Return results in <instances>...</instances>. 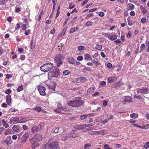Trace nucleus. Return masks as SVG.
<instances>
[{"mask_svg":"<svg viewBox=\"0 0 149 149\" xmlns=\"http://www.w3.org/2000/svg\"><path fill=\"white\" fill-rule=\"evenodd\" d=\"M11 137L9 136H8L6 139L4 141V143L7 146H10L11 144Z\"/></svg>","mask_w":149,"mask_h":149,"instance_id":"13","label":"nucleus"},{"mask_svg":"<svg viewBox=\"0 0 149 149\" xmlns=\"http://www.w3.org/2000/svg\"><path fill=\"white\" fill-rule=\"evenodd\" d=\"M11 90L10 89H8L5 91V93L6 94H9L11 93Z\"/></svg>","mask_w":149,"mask_h":149,"instance_id":"57","label":"nucleus"},{"mask_svg":"<svg viewBox=\"0 0 149 149\" xmlns=\"http://www.w3.org/2000/svg\"><path fill=\"white\" fill-rule=\"evenodd\" d=\"M32 109L33 110H36L38 112L41 111L44 113H47V112L45 111L42 107L40 106H37L36 107L33 108Z\"/></svg>","mask_w":149,"mask_h":149,"instance_id":"12","label":"nucleus"},{"mask_svg":"<svg viewBox=\"0 0 149 149\" xmlns=\"http://www.w3.org/2000/svg\"><path fill=\"white\" fill-rule=\"evenodd\" d=\"M88 1L89 0H85L83 2V3L81 4V6H82L85 5L88 3Z\"/></svg>","mask_w":149,"mask_h":149,"instance_id":"55","label":"nucleus"},{"mask_svg":"<svg viewBox=\"0 0 149 149\" xmlns=\"http://www.w3.org/2000/svg\"><path fill=\"white\" fill-rule=\"evenodd\" d=\"M85 59L87 61L92 60V58L90 55L88 54H86L84 55Z\"/></svg>","mask_w":149,"mask_h":149,"instance_id":"17","label":"nucleus"},{"mask_svg":"<svg viewBox=\"0 0 149 149\" xmlns=\"http://www.w3.org/2000/svg\"><path fill=\"white\" fill-rule=\"evenodd\" d=\"M131 32L130 31L128 32L127 35V37L128 38H130L131 36Z\"/></svg>","mask_w":149,"mask_h":149,"instance_id":"54","label":"nucleus"},{"mask_svg":"<svg viewBox=\"0 0 149 149\" xmlns=\"http://www.w3.org/2000/svg\"><path fill=\"white\" fill-rule=\"evenodd\" d=\"M130 97L129 96H126L125 97V100L127 102H128V103H130L131 102V100H130Z\"/></svg>","mask_w":149,"mask_h":149,"instance_id":"39","label":"nucleus"},{"mask_svg":"<svg viewBox=\"0 0 149 149\" xmlns=\"http://www.w3.org/2000/svg\"><path fill=\"white\" fill-rule=\"evenodd\" d=\"M30 46H31V49H32L34 47V44H33V40H31V43H30Z\"/></svg>","mask_w":149,"mask_h":149,"instance_id":"60","label":"nucleus"},{"mask_svg":"<svg viewBox=\"0 0 149 149\" xmlns=\"http://www.w3.org/2000/svg\"><path fill=\"white\" fill-rule=\"evenodd\" d=\"M58 143L56 141H54L49 144V146L50 148H47V149H59Z\"/></svg>","mask_w":149,"mask_h":149,"instance_id":"9","label":"nucleus"},{"mask_svg":"<svg viewBox=\"0 0 149 149\" xmlns=\"http://www.w3.org/2000/svg\"><path fill=\"white\" fill-rule=\"evenodd\" d=\"M84 70L85 71H91V69L88 67H85L84 68Z\"/></svg>","mask_w":149,"mask_h":149,"instance_id":"62","label":"nucleus"},{"mask_svg":"<svg viewBox=\"0 0 149 149\" xmlns=\"http://www.w3.org/2000/svg\"><path fill=\"white\" fill-rule=\"evenodd\" d=\"M146 21V19L145 17H143L141 19V22L142 23H144Z\"/></svg>","mask_w":149,"mask_h":149,"instance_id":"52","label":"nucleus"},{"mask_svg":"<svg viewBox=\"0 0 149 149\" xmlns=\"http://www.w3.org/2000/svg\"><path fill=\"white\" fill-rule=\"evenodd\" d=\"M70 135L71 137L73 138L76 137L77 136V134L75 132L73 131L71 132Z\"/></svg>","mask_w":149,"mask_h":149,"instance_id":"28","label":"nucleus"},{"mask_svg":"<svg viewBox=\"0 0 149 149\" xmlns=\"http://www.w3.org/2000/svg\"><path fill=\"white\" fill-rule=\"evenodd\" d=\"M93 15V14L92 13H90L87 15L86 17H85L86 19H88V18L91 17Z\"/></svg>","mask_w":149,"mask_h":149,"instance_id":"44","label":"nucleus"},{"mask_svg":"<svg viewBox=\"0 0 149 149\" xmlns=\"http://www.w3.org/2000/svg\"><path fill=\"white\" fill-rule=\"evenodd\" d=\"M22 136V137L20 138L21 139V142L22 143H25L26 139L29 137V134L28 132H26L24 134H23V132H22L21 133L18 135V138L20 139V137Z\"/></svg>","mask_w":149,"mask_h":149,"instance_id":"5","label":"nucleus"},{"mask_svg":"<svg viewBox=\"0 0 149 149\" xmlns=\"http://www.w3.org/2000/svg\"><path fill=\"white\" fill-rule=\"evenodd\" d=\"M38 89L40 95L44 96L46 95L45 92L46 90L45 88L41 85H39L38 87Z\"/></svg>","mask_w":149,"mask_h":149,"instance_id":"10","label":"nucleus"},{"mask_svg":"<svg viewBox=\"0 0 149 149\" xmlns=\"http://www.w3.org/2000/svg\"><path fill=\"white\" fill-rule=\"evenodd\" d=\"M87 116V115L84 114L80 116L79 118L81 120H84L86 118Z\"/></svg>","mask_w":149,"mask_h":149,"instance_id":"34","label":"nucleus"},{"mask_svg":"<svg viewBox=\"0 0 149 149\" xmlns=\"http://www.w3.org/2000/svg\"><path fill=\"white\" fill-rule=\"evenodd\" d=\"M102 48V46L100 45H97L95 46V48L99 50H101Z\"/></svg>","mask_w":149,"mask_h":149,"instance_id":"40","label":"nucleus"},{"mask_svg":"<svg viewBox=\"0 0 149 149\" xmlns=\"http://www.w3.org/2000/svg\"><path fill=\"white\" fill-rule=\"evenodd\" d=\"M85 49V47L83 46H80L78 47V49L79 50H83Z\"/></svg>","mask_w":149,"mask_h":149,"instance_id":"43","label":"nucleus"},{"mask_svg":"<svg viewBox=\"0 0 149 149\" xmlns=\"http://www.w3.org/2000/svg\"><path fill=\"white\" fill-rule=\"evenodd\" d=\"M22 29L24 31L26 29V25L23 24L22 26Z\"/></svg>","mask_w":149,"mask_h":149,"instance_id":"53","label":"nucleus"},{"mask_svg":"<svg viewBox=\"0 0 149 149\" xmlns=\"http://www.w3.org/2000/svg\"><path fill=\"white\" fill-rule=\"evenodd\" d=\"M75 7V6L74 5H72V3L70 4L69 6V8L70 9H72Z\"/></svg>","mask_w":149,"mask_h":149,"instance_id":"58","label":"nucleus"},{"mask_svg":"<svg viewBox=\"0 0 149 149\" xmlns=\"http://www.w3.org/2000/svg\"><path fill=\"white\" fill-rule=\"evenodd\" d=\"M99 94L100 93L99 92H96L92 94V96L93 97H94L96 96H99Z\"/></svg>","mask_w":149,"mask_h":149,"instance_id":"49","label":"nucleus"},{"mask_svg":"<svg viewBox=\"0 0 149 149\" xmlns=\"http://www.w3.org/2000/svg\"><path fill=\"white\" fill-rule=\"evenodd\" d=\"M44 13V11L42 10L41 12L39 14V15L38 17V20L39 21H40V20L41 19L42 17V16Z\"/></svg>","mask_w":149,"mask_h":149,"instance_id":"37","label":"nucleus"},{"mask_svg":"<svg viewBox=\"0 0 149 149\" xmlns=\"http://www.w3.org/2000/svg\"><path fill=\"white\" fill-rule=\"evenodd\" d=\"M127 8L128 10H132L134 8V6L132 3H129L127 6Z\"/></svg>","mask_w":149,"mask_h":149,"instance_id":"18","label":"nucleus"},{"mask_svg":"<svg viewBox=\"0 0 149 149\" xmlns=\"http://www.w3.org/2000/svg\"><path fill=\"white\" fill-rule=\"evenodd\" d=\"M67 60L68 62L71 64H75L74 59L72 57H68L67 58Z\"/></svg>","mask_w":149,"mask_h":149,"instance_id":"20","label":"nucleus"},{"mask_svg":"<svg viewBox=\"0 0 149 149\" xmlns=\"http://www.w3.org/2000/svg\"><path fill=\"white\" fill-rule=\"evenodd\" d=\"M57 106L58 108L54 110V111L56 112L65 113L67 111L69 110L68 108L65 107H62L61 104V103H58Z\"/></svg>","mask_w":149,"mask_h":149,"instance_id":"4","label":"nucleus"},{"mask_svg":"<svg viewBox=\"0 0 149 149\" xmlns=\"http://www.w3.org/2000/svg\"><path fill=\"white\" fill-rule=\"evenodd\" d=\"M13 129L15 132H17L18 131V129L16 125H14L13 127Z\"/></svg>","mask_w":149,"mask_h":149,"instance_id":"36","label":"nucleus"},{"mask_svg":"<svg viewBox=\"0 0 149 149\" xmlns=\"http://www.w3.org/2000/svg\"><path fill=\"white\" fill-rule=\"evenodd\" d=\"M140 8V9H141V11L143 14H146L147 13V12H148V10L146 8H144L143 6H141Z\"/></svg>","mask_w":149,"mask_h":149,"instance_id":"22","label":"nucleus"},{"mask_svg":"<svg viewBox=\"0 0 149 149\" xmlns=\"http://www.w3.org/2000/svg\"><path fill=\"white\" fill-rule=\"evenodd\" d=\"M104 149H109L110 148L108 144H105L104 146Z\"/></svg>","mask_w":149,"mask_h":149,"instance_id":"61","label":"nucleus"},{"mask_svg":"<svg viewBox=\"0 0 149 149\" xmlns=\"http://www.w3.org/2000/svg\"><path fill=\"white\" fill-rule=\"evenodd\" d=\"M64 58V56L62 54H58L55 56L54 58V60L58 67H60L63 64L62 61Z\"/></svg>","mask_w":149,"mask_h":149,"instance_id":"2","label":"nucleus"},{"mask_svg":"<svg viewBox=\"0 0 149 149\" xmlns=\"http://www.w3.org/2000/svg\"><path fill=\"white\" fill-rule=\"evenodd\" d=\"M99 15L101 17H103L104 15V14L103 12H100L99 13Z\"/></svg>","mask_w":149,"mask_h":149,"instance_id":"64","label":"nucleus"},{"mask_svg":"<svg viewBox=\"0 0 149 149\" xmlns=\"http://www.w3.org/2000/svg\"><path fill=\"white\" fill-rule=\"evenodd\" d=\"M102 35L105 37L107 38L108 39H109L110 36L109 34L106 33H104L102 34Z\"/></svg>","mask_w":149,"mask_h":149,"instance_id":"45","label":"nucleus"},{"mask_svg":"<svg viewBox=\"0 0 149 149\" xmlns=\"http://www.w3.org/2000/svg\"><path fill=\"white\" fill-rule=\"evenodd\" d=\"M104 130H102L100 131H96L91 132V134H103L105 133Z\"/></svg>","mask_w":149,"mask_h":149,"instance_id":"21","label":"nucleus"},{"mask_svg":"<svg viewBox=\"0 0 149 149\" xmlns=\"http://www.w3.org/2000/svg\"><path fill=\"white\" fill-rule=\"evenodd\" d=\"M146 47V45L144 43L142 44L141 45L140 47V51L139 52L140 53L141 52L143 51L145 49Z\"/></svg>","mask_w":149,"mask_h":149,"instance_id":"25","label":"nucleus"},{"mask_svg":"<svg viewBox=\"0 0 149 149\" xmlns=\"http://www.w3.org/2000/svg\"><path fill=\"white\" fill-rule=\"evenodd\" d=\"M53 67V65L51 63H46L40 66V69L42 72H46L51 70Z\"/></svg>","mask_w":149,"mask_h":149,"instance_id":"3","label":"nucleus"},{"mask_svg":"<svg viewBox=\"0 0 149 149\" xmlns=\"http://www.w3.org/2000/svg\"><path fill=\"white\" fill-rule=\"evenodd\" d=\"M87 79L86 78L84 77H81L77 79V81L78 82H83L85 81H86Z\"/></svg>","mask_w":149,"mask_h":149,"instance_id":"19","label":"nucleus"},{"mask_svg":"<svg viewBox=\"0 0 149 149\" xmlns=\"http://www.w3.org/2000/svg\"><path fill=\"white\" fill-rule=\"evenodd\" d=\"M131 118H136L138 117V115L137 113H133L130 115Z\"/></svg>","mask_w":149,"mask_h":149,"instance_id":"31","label":"nucleus"},{"mask_svg":"<svg viewBox=\"0 0 149 149\" xmlns=\"http://www.w3.org/2000/svg\"><path fill=\"white\" fill-rule=\"evenodd\" d=\"M23 89V86L22 85H21L18 86L17 89V91L18 92H20Z\"/></svg>","mask_w":149,"mask_h":149,"instance_id":"33","label":"nucleus"},{"mask_svg":"<svg viewBox=\"0 0 149 149\" xmlns=\"http://www.w3.org/2000/svg\"><path fill=\"white\" fill-rule=\"evenodd\" d=\"M144 147L146 148H148L149 147V143L148 142H147L144 145Z\"/></svg>","mask_w":149,"mask_h":149,"instance_id":"59","label":"nucleus"},{"mask_svg":"<svg viewBox=\"0 0 149 149\" xmlns=\"http://www.w3.org/2000/svg\"><path fill=\"white\" fill-rule=\"evenodd\" d=\"M106 82L105 81H102L100 84V86L104 87L106 85Z\"/></svg>","mask_w":149,"mask_h":149,"instance_id":"46","label":"nucleus"},{"mask_svg":"<svg viewBox=\"0 0 149 149\" xmlns=\"http://www.w3.org/2000/svg\"><path fill=\"white\" fill-rule=\"evenodd\" d=\"M19 118L17 117H12L10 119V121H19Z\"/></svg>","mask_w":149,"mask_h":149,"instance_id":"35","label":"nucleus"},{"mask_svg":"<svg viewBox=\"0 0 149 149\" xmlns=\"http://www.w3.org/2000/svg\"><path fill=\"white\" fill-rule=\"evenodd\" d=\"M12 99L10 95L8 94L6 96V102L8 105L10 106L11 103Z\"/></svg>","mask_w":149,"mask_h":149,"instance_id":"14","label":"nucleus"},{"mask_svg":"<svg viewBox=\"0 0 149 149\" xmlns=\"http://www.w3.org/2000/svg\"><path fill=\"white\" fill-rule=\"evenodd\" d=\"M42 136L40 135H36L31 140L30 142L32 144L35 145L36 142L40 141Z\"/></svg>","mask_w":149,"mask_h":149,"instance_id":"7","label":"nucleus"},{"mask_svg":"<svg viewBox=\"0 0 149 149\" xmlns=\"http://www.w3.org/2000/svg\"><path fill=\"white\" fill-rule=\"evenodd\" d=\"M95 89V87H91L89 88L87 91V93H90L93 92Z\"/></svg>","mask_w":149,"mask_h":149,"instance_id":"27","label":"nucleus"},{"mask_svg":"<svg viewBox=\"0 0 149 149\" xmlns=\"http://www.w3.org/2000/svg\"><path fill=\"white\" fill-rule=\"evenodd\" d=\"M108 101L106 100H104L103 101L102 105L103 106L105 107L107 105Z\"/></svg>","mask_w":149,"mask_h":149,"instance_id":"48","label":"nucleus"},{"mask_svg":"<svg viewBox=\"0 0 149 149\" xmlns=\"http://www.w3.org/2000/svg\"><path fill=\"white\" fill-rule=\"evenodd\" d=\"M6 77L7 79H9L11 78L12 77V75L10 74H7L6 75Z\"/></svg>","mask_w":149,"mask_h":149,"instance_id":"50","label":"nucleus"},{"mask_svg":"<svg viewBox=\"0 0 149 149\" xmlns=\"http://www.w3.org/2000/svg\"><path fill=\"white\" fill-rule=\"evenodd\" d=\"M91 125L90 124L88 125H80L79 126H77L76 127V129L79 130H82L84 128H85V127H89Z\"/></svg>","mask_w":149,"mask_h":149,"instance_id":"15","label":"nucleus"},{"mask_svg":"<svg viewBox=\"0 0 149 149\" xmlns=\"http://www.w3.org/2000/svg\"><path fill=\"white\" fill-rule=\"evenodd\" d=\"M148 91L149 89L148 88L143 87L142 88H139L137 90V92L138 93H142L146 94L148 93Z\"/></svg>","mask_w":149,"mask_h":149,"instance_id":"11","label":"nucleus"},{"mask_svg":"<svg viewBox=\"0 0 149 149\" xmlns=\"http://www.w3.org/2000/svg\"><path fill=\"white\" fill-rule=\"evenodd\" d=\"M117 36L116 35H112L110 36L109 39L111 40H115L117 39Z\"/></svg>","mask_w":149,"mask_h":149,"instance_id":"24","label":"nucleus"},{"mask_svg":"<svg viewBox=\"0 0 149 149\" xmlns=\"http://www.w3.org/2000/svg\"><path fill=\"white\" fill-rule=\"evenodd\" d=\"M93 23L91 21H87L85 24L86 26L87 27L90 26L92 25Z\"/></svg>","mask_w":149,"mask_h":149,"instance_id":"32","label":"nucleus"},{"mask_svg":"<svg viewBox=\"0 0 149 149\" xmlns=\"http://www.w3.org/2000/svg\"><path fill=\"white\" fill-rule=\"evenodd\" d=\"M122 8L121 7L117 6L116 8V11L117 14L120 13L121 10Z\"/></svg>","mask_w":149,"mask_h":149,"instance_id":"26","label":"nucleus"},{"mask_svg":"<svg viewBox=\"0 0 149 149\" xmlns=\"http://www.w3.org/2000/svg\"><path fill=\"white\" fill-rule=\"evenodd\" d=\"M67 137L64 136H62L61 137L60 139L63 141H65Z\"/></svg>","mask_w":149,"mask_h":149,"instance_id":"47","label":"nucleus"},{"mask_svg":"<svg viewBox=\"0 0 149 149\" xmlns=\"http://www.w3.org/2000/svg\"><path fill=\"white\" fill-rule=\"evenodd\" d=\"M117 81V79L115 77H112L108 79L107 82L108 83H112Z\"/></svg>","mask_w":149,"mask_h":149,"instance_id":"16","label":"nucleus"},{"mask_svg":"<svg viewBox=\"0 0 149 149\" xmlns=\"http://www.w3.org/2000/svg\"><path fill=\"white\" fill-rule=\"evenodd\" d=\"M78 29V28H76V29L75 27L71 29L70 31V33H72L76 31V30L77 29Z\"/></svg>","mask_w":149,"mask_h":149,"instance_id":"42","label":"nucleus"},{"mask_svg":"<svg viewBox=\"0 0 149 149\" xmlns=\"http://www.w3.org/2000/svg\"><path fill=\"white\" fill-rule=\"evenodd\" d=\"M46 84L48 87L52 90H55L56 84L55 82L47 81H46Z\"/></svg>","mask_w":149,"mask_h":149,"instance_id":"8","label":"nucleus"},{"mask_svg":"<svg viewBox=\"0 0 149 149\" xmlns=\"http://www.w3.org/2000/svg\"><path fill=\"white\" fill-rule=\"evenodd\" d=\"M60 71L58 68H57L56 71L52 72H50L48 73V77H58L60 74Z\"/></svg>","mask_w":149,"mask_h":149,"instance_id":"6","label":"nucleus"},{"mask_svg":"<svg viewBox=\"0 0 149 149\" xmlns=\"http://www.w3.org/2000/svg\"><path fill=\"white\" fill-rule=\"evenodd\" d=\"M18 51L19 53H21L23 52L24 49L22 48H18Z\"/></svg>","mask_w":149,"mask_h":149,"instance_id":"56","label":"nucleus"},{"mask_svg":"<svg viewBox=\"0 0 149 149\" xmlns=\"http://www.w3.org/2000/svg\"><path fill=\"white\" fill-rule=\"evenodd\" d=\"M70 73V72L69 70H65L63 71V75L64 76H67L69 75Z\"/></svg>","mask_w":149,"mask_h":149,"instance_id":"30","label":"nucleus"},{"mask_svg":"<svg viewBox=\"0 0 149 149\" xmlns=\"http://www.w3.org/2000/svg\"><path fill=\"white\" fill-rule=\"evenodd\" d=\"M127 20L128 24L129 26H132L133 25L134 23V22L132 20H131L129 17L127 18Z\"/></svg>","mask_w":149,"mask_h":149,"instance_id":"29","label":"nucleus"},{"mask_svg":"<svg viewBox=\"0 0 149 149\" xmlns=\"http://www.w3.org/2000/svg\"><path fill=\"white\" fill-rule=\"evenodd\" d=\"M83 103L84 102L78 97L75 100L69 101L67 104L69 106L76 107H80Z\"/></svg>","mask_w":149,"mask_h":149,"instance_id":"1","label":"nucleus"},{"mask_svg":"<svg viewBox=\"0 0 149 149\" xmlns=\"http://www.w3.org/2000/svg\"><path fill=\"white\" fill-rule=\"evenodd\" d=\"M20 59L21 60L23 61L25 59V56L24 55H22L20 56Z\"/></svg>","mask_w":149,"mask_h":149,"instance_id":"63","label":"nucleus"},{"mask_svg":"<svg viewBox=\"0 0 149 149\" xmlns=\"http://www.w3.org/2000/svg\"><path fill=\"white\" fill-rule=\"evenodd\" d=\"M31 130L32 132L35 133L36 132L38 131V128L37 126H34L32 127Z\"/></svg>","mask_w":149,"mask_h":149,"instance_id":"23","label":"nucleus"},{"mask_svg":"<svg viewBox=\"0 0 149 149\" xmlns=\"http://www.w3.org/2000/svg\"><path fill=\"white\" fill-rule=\"evenodd\" d=\"M60 6L59 5L57 9V13L56 16V18H57L58 17L59 15L60 14Z\"/></svg>","mask_w":149,"mask_h":149,"instance_id":"38","label":"nucleus"},{"mask_svg":"<svg viewBox=\"0 0 149 149\" xmlns=\"http://www.w3.org/2000/svg\"><path fill=\"white\" fill-rule=\"evenodd\" d=\"M77 59L79 61H81L83 60V58L82 56H80L77 57Z\"/></svg>","mask_w":149,"mask_h":149,"instance_id":"51","label":"nucleus"},{"mask_svg":"<svg viewBox=\"0 0 149 149\" xmlns=\"http://www.w3.org/2000/svg\"><path fill=\"white\" fill-rule=\"evenodd\" d=\"M91 146V144L90 143L86 144L84 146L85 149H88L90 148Z\"/></svg>","mask_w":149,"mask_h":149,"instance_id":"41","label":"nucleus"}]
</instances>
